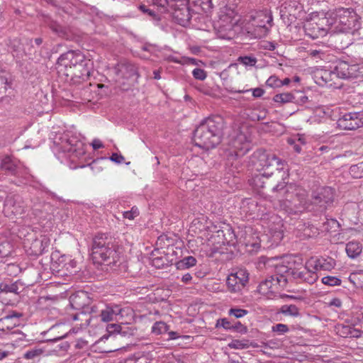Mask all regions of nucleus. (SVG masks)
Masks as SVG:
<instances>
[{
	"label": "nucleus",
	"mask_w": 363,
	"mask_h": 363,
	"mask_svg": "<svg viewBox=\"0 0 363 363\" xmlns=\"http://www.w3.org/2000/svg\"><path fill=\"white\" fill-rule=\"evenodd\" d=\"M343 211L344 215L350 220L352 219L350 214L357 213V216L355 218L363 220V202H360L359 204L355 203H349L344 208Z\"/></svg>",
	"instance_id": "23"
},
{
	"label": "nucleus",
	"mask_w": 363,
	"mask_h": 363,
	"mask_svg": "<svg viewBox=\"0 0 363 363\" xmlns=\"http://www.w3.org/2000/svg\"><path fill=\"white\" fill-rule=\"evenodd\" d=\"M328 21L329 19L326 16L324 18H318L317 21H307L303 26L306 35L313 39L325 36L330 28Z\"/></svg>",
	"instance_id": "9"
},
{
	"label": "nucleus",
	"mask_w": 363,
	"mask_h": 363,
	"mask_svg": "<svg viewBox=\"0 0 363 363\" xmlns=\"http://www.w3.org/2000/svg\"><path fill=\"white\" fill-rule=\"evenodd\" d=\"M313 199L315 204L319 205L320 208L325 209L334 201L333 189L330 187H324L314 196Z\"/></svg>",
	"instance_id": "14"
},
{
	"label": "nucleus",
	"mask_w": 363,
	"mask_h": 363,
	"mask_svg": "<svg viewBox=\"0 0 363 363\" xmlns=\"http://www.w3.org/2000/svg\"><path fill=\"white\" fill-rule=\"evenodd\" d=\"M257 169L263 172H273L272 169H275L278 173L282 172V177L288 175L287 162L277 157L272 153H267L265 152H259L257 161Z\"/></svg>",
	"instance_id": "6"
},
{
	"label": "nucleus",
	"mask_w": 363,
	"mask_h": 363,
	"mask_svg": "<svg viewBox=\"0 0 363 363\" xmlns=\"http://www.w3.org/2000/svg\"><path fill=\"white\" fill-rule=\"evenodd\" d=\"M226 282L228 288L231 292L236 293L242 290L240 285L231 274L228 277Z\"/></svg>",
	"instance_id": "40"
},
{
	"label": "nucleus",
	"mask_w": 363,
	"mask_h": 363,
	"mask_svg": "<svg viewBox=\"0 0 363 363\" xmlns=\"http://www.w3.org/2000/svg\"><path fill=\"white\" fill-rule=\"evenodd\" d=\"M35 246L40 245V249L38 252H36V254L42 255L46 251V248L48 247L49 245V240L46 238H44L41 241H35L34 243Z\"/></svg>",
	"instance_id": "50"
},
{
	"label": "nucleus",
	"mask_w": 363,
	"mask_h": 363,
	"mask_svg": "<svg viewBox=\"0 0 363 363\" xmlns=\"http://www.w3.org/2000/svg\"><path fill=\"white\" fill-rule=\"evenodd\" d=\"M261 47L265 50H274L276 48V44L274 42L264 41L262 42Z\"/></svg>",
	"instance_id": "57"
},
{
	"label": "nucleus",
	"mask_w": 363,
	"mask_h": 363,
	"mask_svg": "<svg viewBox=\"0 0 363 363\" xmlns=\"http://www.w3.org/2000/svg\"><path fill=\"white\" fill-rule=\"evenodd\" d=\"M60 142H55L59 153H62L64 157L69 160L72 163H77L85 155V145L80 136L67 132L60 138Z\"/></svg>",
	"instance_id": "4"
},
{
	"label": "nucleus",
	"mask_w": 363,
	"mask_h": 363,
	"mask_svg": "<svg viewBox=\"0 0 363 363\" xmlns=\"http://www.w3.org/2000/svg\"><path fill=\"white\" fill-rule=\"evenodd\" d=\"M337 125L343 130H356L363 126V111L348 112L337 120Z\"/></svg>",
	"instance_id": "12"
},
{
	"label": "nucleus",
	"mask_w": 363,
	"mask_h": 363,
	"mask_svg": "<svg viewBox=\"0 0 363 363\" xmlns=\"http://www.w3.org/2000/svg\"><path fill=\"white\" fill-rule=\"evenodd\" d=\"M279 312L285 315H289L292 317H298L300 315L299 308L294 304L283 305Z\"/></svg>",
	"instance_id": "32"
},
{
	"label": "nucleus",
	"mask_w": 363,
	"mask_h": 363,
	"mask_svg": "<svg viewBox=\"0 0 363 363\" xmlns=\"http://www.w3.org/2000/svg\"><path fill=\"white\" fill-rule=\"evenodd\" d=\"M345 251L347 256L351 259H355L360 255L362 252V245L360 242L352 240L347 243Z\"/></svg>",
	"instance_id": "24"
},
{
	"label": "nucleus",
	"mask_w": 363,
	"mask_h": 363,
	"mask_svg": "<svg viewBox=\"0 0 363 363\" xmlns=\"http://www.w3.org/2000/svg\"><path fill=\"white\" fill-rule=\"evenodd\" d=\"M294 91L278 94L274 95L273 97V101L275 103L281 104L286 103H294Z\"/></svg>",
	"instance_id": "29"
},
{
	"label": "nucleus",
	"mask_w": 363,
	"mask_h": 363,
	"mask_svg": "<svg viewBox=\"0 0 363 363\" xmlns=\"http://www.w3.org/2000/svg\"><path fill=\"white\" fill-rule=\"evenodd\" d=\"M192 75L193 77L198 80L203 81L207 77L206 72L200 68H195L192 71Z\"/></svg>",
	"instance_id": "47"
},
{
	"label": "nucleus",
	"mask_w": 363,
	"mask_h": 363,
	"mask_svg": "<svg viewBox=\"0 0 363 363\" xmlns=\"http://www.w3.org/2000/svg\"><path fill=\"white\" fill-rule=\"evenodd\" d=\"M192 279V277L189 273L184 274L182 277V281L184 284H188Z\"/></svg>",
	"instance_id": "63"
},
{
	"label": "nucleus",
	"mask_w": 363,
	"mask_h": 363,
	"mask_svg": "<svg viewBox=\"0 0 363 363\" xmlns=\"http://www.w3.org/2000/svg\"><path fill=\"white\" fill-rule=\"evenodd\" d=\"M120 324L111 323L106 326V330L109 335H119Z\"/></svg>",
	"instance_id": "55"
},
{
	"label": "nucleus",
	"mask_w": 363,
	"mask_h": 363,
	"mask_svg": "<svg viewBox=\"0 0 363 363\" xmlns=\"http://www.w3.org/2000/svg\"><path fill=\"white\" fill-rule=\"evenodd\" d=\"M252 96L256 98L261 97L264 94V91L262 88H255V89H252Z\"/></svg>",
	"instance_id": "60"
},
{
	"label": "nucleus",
	"mask_w": 363,
	"mask_h": 363,
	"mask_svg": "<svg viewBox=\"0 0 363 363\" xmlns=\"http://www.w3.org/2000/svg\"><path fill=\"white\" fill-rule=\"evenodd\" d=\"M232 146L238 153L244 155L250 150L251 140L245 134L240 133L232 141Z\"/></svg>",
	"instance_id": "16"
},
{
	"label": "nucleus",
	"mask_w": 363,
	"mask_h": 363,
	"mask_svg": "<svg viewBox=\"0 0 363 363\" xmlns=\"http://www.w3.org/2000/svg\"><path fill=\"white\" fill-rule=\"evenodd\" d=\"M19 161L10 155H4L1 158V168L11 175L18 176Z\"/></svg>",
	"instance_id": "18"
},
{
	"label": "nucleus",
	"mask_w": 363,
	"mask_h": 363,
	"mask_svg": "<svg viewBox=\"0 0 363 363\" xmlns=\"http://www.w3.org/2000/svg\"><path fill=\"white\" fill-rule=\"evenodd\" d=\"M122 311V308L118 305H106L103 308L100 309L99 317H100L101 321L108 323L115 320L118 315L121 314Z\"/></svg>",
	"instance_id": "15"
},
{
	"label": "nucleus",
	"mask_w": 363,
	"mask_h": 363,
	"mask_svg": "<svg viewBox=\"0 0 363 363\" xmlns=\"http://www.w3.org/2000/svg\"><path fill=\"white\" fill-rule=\"evenodd\" d=\"M58 262L62 269H65L71 272L77 267V262L69 256L62 255L58 259Z\"/></svg>",
	"instance_id": "26"
},
{
	"label": "nucleus",
	"mask_w": 363,
	"mask_h": 363,
	"mask_svg": "<svg viewBox=\"0 0 363 363\" xmlns=\"http://www.w3.org/2000/svg\"><path fill=\"white\" fill-rule=\"evenodd\" d=\"M152 265L155 267L160 268L161 266L164 265V261L162 257H154L152 259Z\"/></svg>",
	"instance_id": "59"
},
{
	"label": "nucleus",
	"mask_w": 363,
	"mask_h": 363,
	"mask_svg": "<svg viewBox=\"0 0 363 363\" xmlns=\"http://www.w3.org/2000/svg\"><path fill=\"white\" fill-rule=\"evenodd\" d=\"M197 260L193 256H187L177 262L178 269L184 270L192 267L196 264Z\"/></svg>",
	"instance_id": "28"
},
{
	"label": "nucleus",
	"mask_w": 363,
	"mask_h": 363,
	"mask_svg": "<svg viewBox=\"0 0 363 363\" xmlns=\"http://www.w3.org/2000/svg\"><path fill=\"white\" fill-rule=\"evenodd\" d=\"M91 257L95 263L113 267L119 260L117 246L105 235H96L92 241Z\"/></svg>",
	"instance_id": "3"
},
{
	"label": "nucleus",
	"mask_w": 363,
	"mask_h": 363,
	"mask_svg": "<svg viewBox=\"0 0 363 363\" xmlns=\"http://www.w3.org/2000/svg\"><path fill=\"white\" fill-rule=\"evenodd\" d=\"M328 306L340 308L342 306V301L338 298H334L330 301Z\"/></svg>",
	"instance_id": "58"
},
{
	"label": "nucleus",
	"mask_w": 363,
	"mask_h": 363,
	"mask_svg": "<svg viewBox=\"0 0 363 363\" xmlns=\"http://www.w3.org/2000/svg\"><path fill=\"white\" fill-rule=\"evenodd\" d=\"M91 145L94 150H98L104 147V145L99 139H94L91 143Z\"/></svg>",
	"instance_id": "61"
},
{
	"label": "nucleus",
	"mask_w": 363,
	"mask_h": 363,
	"mask_svg": "<svg viewBox=\"0 0 363 363\" xmlns=\"http://www.w3.org/2000/svg\"><path fill=\"white\" fill-rule=\"evenodd\" d=\"M273 17L270 11H260L254 17L252 27L249 28L248 33L255 38H264L269 33Z\"/></svg>",
	"instance_id": "7"
},
{
	"label": "nucleus",
	"mask_w": 363,
	"mask_h": 363,
	"mask_svg": "<svg viewBox=\"0 0 363 363\" xmlns=\"http://www.w3.org/2000/svg\"><path fill=\"white\" fill-rule=\"evenodd\" d=\"M169 325L163 321L155 323L152 327V333L155 335H161L168 332Z\"/></svg>",
	"instance_id": "37"
},
{
	"label": "nucleus",
	"mask_w": 363,
	"mask_h": 363,
	"mask_svg": "<svg viewBox=\"0 0 363 363\" xmlns=\"http://www.w3.org/2000/svg\"><path fill=\"white\" fill-rule=\"evenodd\" d=\"M294 269L282 264H278L275 266V274L272 275L276 281L284 280V287L286 286L289 281H292Z\"/></svg>",
	"instance_id": "17"
},
{
	"label": "nucleus",
	"mask_w": 363,
	"mask_h": 363,
	"mask_svg": "<svg viewBox=\"0 0 363 363\" xmlns=\"http://www.w3.org/2000/svg\"><path fill=\"white\" fill-rule=\"evenodd\" d=\"M281 177H282V175ZM287 177L288 175H284L283 177H281L284 182L278 183L275 186L273 187L272 191L274 192H277L279 194L283 193L284 194H289V191L294 189V186L292 184H286V183L284 182V179Z\"/></svg>",
	"instance_id": "34"
},
{
	"label": "nucleus",
	"mask_w": 363,
	"mask_h": 363,
	"mask_svg": "<svg viewBox=\"0 0 363 363\" xmlns=\"http://www.w3.org/2000/svg\"><path fill=\"white\" fill-rule=\"evenodd\" d=\"M322 283L330 286H340L342 283L341 279L336 277L326 276L322 278Z\"/></svg>",
	"instance_id": "43"
},
{
	"label": "nucleus",
	"mask_w": 363,
	"mask_h": 363,
	"mask_svg": "<svg viewBox=\"0 0 363 363\" xmlns=\"http://www.w3.org/2000/svg\"><path fill=\"white\" fill-rule=\"evenodd\" d=\"M110 160L117 164H121L124 161V157L118 153H113L110 157Z\"/></svg>",
	"instance_id": "56"
},
{
	"label": "nucleus",
	"mask_w": 363,
	"mask_h": 363,
	"mask_svg": "<svg viewBox=\"0 0 363 363\" xmlns=\"http://www.w3.org/2000/svg\"><path fill=\"white\" fill-rule=\"evenodd\" d=\"M248 313V311L245 309L241 308H230L228 311V314L230 315H233L237 318H242L247 315Z\"/></svg>",
	"instance_id": "48"
},
{
	"label": "nucleus",
	"mask_w": 363,
	"mask_h": 363,
	"mask_svg": "<svg viewBox=\"0 0 363 363\" xmlns=\"http://www.w3.org/2000/svg\"><path fill=\"white\" fill-rule=\"evenodd\" d=\"M272 331L282 335L288 333L289 328L287 325L278 323L272 326Z\"/></svg>",
	"instance_id": "45"
},
{
	"label": "nucleus",
	"mask_w": 363,
	"mask_h": 363,
	"mask_svg": "<svg viewBox=\"0 0 363 363\" xmlns=\"http://www.w3.org/2000/svg\"><path fill=\"white\" fill-rule=\"evenodd\" d=\"M296 235L301 239H307L313 238L319 234L318 229L309 223H302L299 222L296 226Z\"/></svg>",
	"instance_id": "19"
},
{
	"label": "nucleus",
	"mask_w": 363,
	"mask_h": 363,
	"mask_svg": "<svg viewBox=\"0 0 363 363\" xmlns=\"http://www.w3.org/2000/svg\"><path fill=\"white\" fill-rule=\"evenodd\" d=\"M294 104L298 105H303L308 101V98L303 91H294Z\"/></svg>",
	"instance_id": "42"
},
{
	"label": "nucleus",
	"mask_w": 363,
	"mask_h": 363,
	"mask_svg": "<svg viewBox=\"0 0 363 363\" xmlns=\"http://www.w3.org/2000/svg\"><path fill=\"white\" fill-rule=\"evenodd\" d=\"M97 312V307L94 306L91 307H86V308H84L83 311L77 313L76 314L72 315V319L74 320H80L82 323L80 324L82 328H86L87 327L91 319L94 318L95 316L92 315H88L87 313L94 314Z\"/></svg>",
	"instance_id": "20"
},
{
	"label": "nucleus",
	"mask_w": 363,
	"mask_h": 363,
	"mask_svg": "<svg viewBox=\"0 0 363 363\" xmlns=\"http://www.w3.org/2000/svg\"><path fill=\"white\" fill-rule=\"evenodd\" d=\"M238 62L245 67H254L257 62V59L253 55L240 56Z\"/></svg>",
	"instance_id": "38"
},
{
	"label": "nucleus",
	"mask_w": 363,
	"mask_h": 363,
	"mask_svg": "<svg viewBox=\"0 0 363 363\" xmlns=\"http://www.w3.org/2000/svg\"><path fill=\"white\" fill-rule=\"evenodd\" d=\"M47 354V351L42 347L37 346L33 348H31L28 350H27L24 354L23 357L26 359H31V360H35L39 359L43 355Z\"/></svg>",
	"instance_id": "25"
},
{
	"label": "nucleus",
	"mask_w": 363,
	"mask_h": 363,
	"mask_svg": "<svg viewBox=\"0 0 363 363\" xmlns=\"http://www.w3.org/2000/svg\"><path fill=\"white\" fill-rule=\"evenodd\" d=\"M57 65L59 71L70 77L72 80H86L90 76L91 62L79 50H69L60 55Z\"/></svg>",
	"instance_id": "2"
},
{
	"label": "nucleus",
	"mask_w": 363,
	"mask_h": 363,
	"mask_svg": "<svg viewBox=\"0 0 363 363\" xmlns=\"http://www.w3.org/2000/svg\"><path fill=\"white\" fill-rule=\"evenodd\" d=\"M284 288V280L276 281L272 276L268 277L258 286V291L268 298H272L276 293Z\"/></svg>",
	"instance_id": "13"
},
{
	"label": "nucleus",
	"mask_w": 363,
	"mask_h": 363,
	"mask_svg": "<svg viewBox=\"0 0 363 363\" xmlns=\"http://www.w3.org/2000/svg\"><path fill=\"white\" fill-rule=\"evenodd\" d=\"M274 174L273 172H263L255 174L252 179L249 180L250 184L255 188V189L259 191L265 187V179H269Z\"/></svg>",
	"instance_id": "22"
},
{
	"label": "nucleus",
	"mask_w": 363,
	"mask_h": 363,
	"mask_svg": "<svg viewBox=\"0 0 363 363\" xmlns=\"http://www.w3.org/2000/svg\"><path fill=\"white\" fill-rule=\"evenodd\" d=\"M154 4L163 9V12L172 15L174 21L186 26L191 18L187 0H152Z\"/></svg>",
	"instance_id": "5"
},
{
	"label": "nucleus",
	"mask_w": 363,
	"mask_h": 363,
	"mask_svg": "<svg viewBox=\"0 0 363 363\" xmlns=\"http://www.w3.org/2000/svg\"><path fill=\"white\" fill-rule=\"evenodd\" d=\"M8 73L5 71L0 72V97L6 94L8 89H11V84L8 82Z\"/></svg>",
	"instance_id": "33"
},
{
	"label": "nucleus",
	"mask_w": 363,
	"mask_h": 363,
	"mask_svg": "<svg viewBox=\"0 0 363 363\" xmlns=\"http://www.w3.org/2000/svg\"><path fill=\"white\" fill-rule=\"evenodd\" d=\"M231 331H235L244 334L247 333V329L240 321H233V327Z\"/></svg>",
	"instance_id": "49"
},
{
	"label": "nucleus",
	"mask_w": 363,
	"mask_h": 363,
	"mask_svg": "<svg viewBox=\"0 0 363 363\" xmlns=\"http://www.w3.org/2000/svg\"><path fill=\"white\" fill-rule=\"evenodd\" d=\"M329 19L330 26L342 25L350 28L352 23L355 21V16L352 11L348 9L339 8L333 11L326 13Z\"/></svg>",
	"instance_id": "10"
},
{
	"label": "nucleus",
	"mask_w": 363,
	"mask_h": 363,
	"mask_svg": "<svg viewBox=\"0 0 363 363\" xmlns=\"http://www.w3.org/2000/svg\"><path fill=\"white\" fill-rule=\"evenodd\" d=\"M139 215V211L138 208L133 207L131 210L124 211L123 213V218H128L129 220H133L135 217Z\"/></svg>",
	"instance_id": "52"
},
{
	"label": "nucleus",
	"mask_w": 363,
	"mask_h": 363,
	"mask_svg": "<svg viewBox=\"0 0 363 363\" xmlns=\"http://www.w3.org/2000/svg\"><path fill=\"white\" fill-rule=\"evenodd\" d=\"M217 326H221L224 329L231 330L233 327V321L229 320L228 318H222L218 320Z\"/></svg>",
	"instance_id": "54"
},
{
	"label": "nucleus",
	"mask_w": 363,
	"mask_h": 363,
	"mask_svg": "<svg viewBox=\"0 0 363 363\" xmlns=\"http://www.w3.org/2000/svg\"><path fill=\"white\" fill-rule=\"evenodd\" d=\"M350 172L352 176L355 178L363 177V162L351 166L350 168Z\"/></svg>",
	"instance_id": "41"
},
{
	"label": "nucleus",
	"mask_w": 363,
	"mask_h": 363,
	"mask_svg": "<svg viewBox=\"0 0 363 363\" xmlns=\"http://www.w3.org/2000/svg\"><path fill=\"white\" fill-rule=\"evenodd\" d=\"M262 345L264 349H278L281 345V342L277 339H272L263 342Z\"/></svg>",
	"instance_id": "46"
},
{
	"label": "nucleus",
	"mask_w": 363,
	"mask_h": 363,
	"mask_svg": "<svg viewBox=\"0 0 363 363\" xmlns=\"http://www.w3.org/2000/svg\"><path fill=\"white\" fill-rule=\"evenodd\" d=\"M136 329L127 323H121L119 327V335L122 337H128L135 334Z\"/></svg>",
	"instance_id": "35"
},
{
	"label": "nucleus",
	"mask_w": 363,
	"mask_h": 363,
	"mask_svg": "<svg viewBox=\"0 0 363 363\" xmlns=\"http://www.w3.org/2000/svg\"><path fill=\"white\" fill-rule=\"evenodd\" d=\"M19 290L17 282L7 283L3 282L0 284V291L5 293L18 294Z\"/></svg>",
	"instance_id": "36"
},
{
	"label": "nucleus",
	"mask_w": 363,
	"mask_h": 363,
	"mask_svg": "<svg viewBox=\"0 0 363 363\" xmlns=\"http://www.w3.org/2000/svg\"><path fill=\"white\" fill-rule=\"evenodd\" d=\"M336 333L342 337H356L358 338L362 336V332L360 330L354 328L349 325H337L335 327Z\"/></svg>",
	"instance_id": "21"
},
{
	"label": "nucleus",
	"mask_w": 363,
	"mask_h": 363,
	"mask_svg": "<svg viewBox=\"0 0 363 363\" xmlns=\"http://www.w3.org/2000/svg\"><path fill=\"white\" fill-rule=\"evenodd\" d=\"M308 55L314 60H324L326 57V53L322 49L311 48L307 50Z\"/></svg>",
	"instance_id": "39"
},
{
	"label": "nucleus",
	"mask_w": 363,
	"mask_h": 363,
	"mask_svg": "<svg viewBox=\"0 0 363 363\" xmlns=\"http://www.w3.org/2000/svg\"><path fill=\"white\" fill-rule=\"evenodd\" d=\"M21 315H22L19 313L12 311L11 313L6 315V316L9 317V319L11 320L12 318H18L21 317Z\"/></svg>",
	"instance_id": "64"
},
{
	"label": "nucleus",
	"mask_w": 363,
	"mask_h": 363,
	"mask_svg": "<svg viewBox=\"0 0 363 363\" xmlns=\"http://www.w3.org/2000/svg\"><path fill=\"white\" fill-rule=\"evenodd\" d=\"M118 71L122 74V76L124 78H130L138 75L136 67L134 65L129 64L121 65Z\"/></svg>",
	"instance_id": "30"
},
{
	"label": "nucleus",
	"mask_w": 363,
	"mask_h": 363,
	"mask_svg": "<svg viewBox=\"0 0 363 363\" xmlns=\"http://www.w3.org/2000/svg\"><path fill=\"white\" fill-rule=\"evenodd\" d=\"M358 67L356 65H349L345 61L339 62L330 72H325L322 78H327L328 75L340 79H352L358 77Z\"/></svg>",
	"instance_id": "11"
},
{
	"label": "nucleus",
	"mask_w": 363,
	"mask_h": 363,
	"mask_svg": "<svg viewBox=\"0 0 363 363\" xmlns=\"http://www.w3.org/2000/svg\"><path fill=\"white\" fill-rule=\"evenodd\" d=\"M128 363H150L148 354L143 352H137L125 359Z\"/></svg>",
	"instance_id": "31"
},
{
	"label": "nucleus",
	"mask_w": 363,
	"mask_h": 363,
	"mask_svg": "<svg viewBox=\"0 0 363 363\" xmlns=\"http://www.w3.org/2000/svg\"><path fill=\"white\" fill-rule=\"evenodd\" d=\"M228 346L233 349L240 350L248 348L249 344L247 340H233L228 344Z\"/></svg>",
	"instance_id": "44"
},
{
	"label": "nucleus",
	"mask_w": 363,
	"mask_h": 363,
	"mask_svg": "<svg viewBox=\"0 0 363 363\" xmlns=\"http://www.w3.org/2000/svg\"><path fill=\"white\" fill-rule=\"evenodd\" d=\"M9 317H4L0 319V330L5 331L13 328V325L10 323Z\"/></svg>",
	"instance_id": "51"
},
{
	"label": "nucleus",
	"mask_w": 363,
	"mask_h": 363,
	"mask_svg": "<svg viewBox=\"0 0 363 363\" xmlns=\"http://www.w3.org/2000/svg\"><path fill=\"white\" fill-rule=\"evenodd\" d=\"M224 120L220 116L208 117L195 129L194 142L202 149L214 148L221 141Z\"/></svg>",
	"instance_id": "1"
},
{
	"label": "nucleus",
	"mask_w": 363,
	"mask_h": 363,
	"mask_svg": "<svg viewBox=\"0 0 363 363\" xmlns=\"http://www.w3.org/2000/svg\"><path fill=\"white\" fill-rule=\"evenodd\" d=\"M317 262V260H309L303 268H294L292 281L313 284L318 279L316 271L318 270L320 265Z\"/></svg>",
	"instance_id": "8"
},
{
	"label": "nucleus",
	"mask_w": 363,
	"mask_h": 363,
	"mask_svg": "<svg viewBox=\"0 0 363 363\" xmlns=\"http://www.w3.org/2000/svg\"><path fill=\"white\" fill-rule=\"evenodd\" d=\"M231 274L235 279L241 289H243L248 282L249 274L246 269H240L235 273H231Z\"/></svg>",
	"instance_id": "27"
},
{
	"label": "nucleus",
	"mask_w": 363,
	"mask_h": 363,
	"mask_svg": "<svg viewBox=\"0 0 363 363\" xmlns=\"http://www.w3.org/2000/svg\"><path fill=\"white\" fill-rule=\"evenodd\" d=\"M167 60L169 62H172L178 64H183L184 62L181 60H179L178 57L174 56V55H169L167 57Z\"/></svg>",
	"instance_id": "62"
},
{
	"label": "nucleus",
	"mask_w": 363,
	"mask_h": 363,
	"mask_svg": "<svg viewBox=\"0 0 363 363\" xmlns=\"http://www.w3.org/2000/svg\"><path fill=\"white\" fill-rule=\"evenodd\" d=\"M266 85L269 87H280V79L275 75H272L266 81Z\"/></svg>",
	"instance_id": "53"
}]
</instances>
